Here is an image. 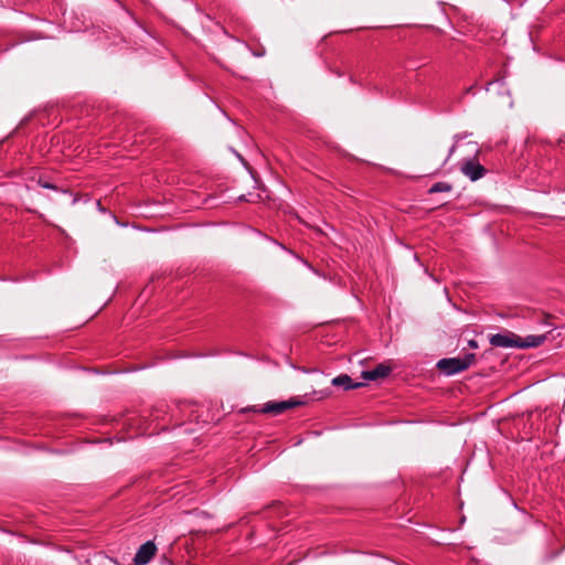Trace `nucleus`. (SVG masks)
Segmentation results:
<instances>
[{
    "label": "nucleus",
    "mask_w": 565,
    "mask_h": 565,
    "mask_svg": "<svg viewBox=\"0 0 565 565\" xmlns=\"http://www.w3.org/2000/svg\"><path fill=\"white\" fill-rule=\"evenodd\" d=\"M475 361V354L467 353L462 358H445L437 362L438 370L447 376L467 370Z\"/></svg>",
    "instance_id": "nucleus-1"
},
{
    "label": "nucleus",
    "mask_w": 565,
    "mask_h": 565,
    "mask_svg": "<svg viewBox=\"0 0 565 565\" xmlns=\"http://www.w3.org/2000/svg\"><path fill=\"white\" fill-rule=\"evenodd\" d=\"M157 553L153 541H147L137 551L134 557V565H147Z\"/></svg>",
    "instance_id": "nucleus-2"
},
{
    "label": "nucleus",
    "mask_w": 565,
    "mask_h": 565,
    "mask_svg": "<svg viewBox=\"0 0 565 565\" xmlns=\"http://www.w3.org/2000/svg\"><path fill=\"white\" fill-rule=\"evenodd\" d=\"M490 344L495 348H519V337L511 332L497 333L490 337Z\"/></svg>",
    "instance_id": "nucleus-3"
},
{
    "label": "nucleus",
    "mask_w": 565,
    "mask_h": 565,
    "mask_svg": "<svg viewBox=\"0 0 565 565\" xmlns=\"http://www.w3.org/2000/svg\"><path fill=\"white\" fill-rule=\"evenodd\" d=\"M461 172L471 181H477L486 174L487 170L479 162L469 159L462 162Z\"/></svg>",
    "instance_id": "nucleus-4"
},
{
    "label": "nucleus",
    "mask_w": 565,
    "mask_h": 565,
    "mask_svg": "<svg viewBox=\"0 0 565 565\" xmlns=\"http://www.w3.org/2000/svg\"><path fill=\"white\" fill-rule=\"evenodd\" d=\"M298 404H299L298 402H291V401L268 402L263 406L262 412L265 414L278 415Z\"/></svg>",
    "instance_id": "nucleus-5"
},
{
    "label": "nucleus",
    "mask_w": 565,
    "mask_h": 565,
    "mask_svg": "<svg viewBox=\"0 0 565 565\" xmlns=\"http://www.w3.org/2000/svg\"><path fill=\"white\" fill-rule=\"evenodd\" d=\"M391 373V367L384 364L376 365L373 370L363 371L362 377L366 381H376L386 377Z\"/></svg>",
    "instance_id": "nucleus-6"
},
{
    "label": "nucleus",
    "mask_w": 565,
    "mask_h": 565,
    "mask_svg": "<svg viewBox=\"0 0 565 565\" xmlns=\"http://www.w3.org/2000/svg\"><path fill=\"white\" fill-rule=\"evenodd\" d=\"M546 340V335L539 334V335H526L525 338L519 337V348H536L543 344Z\"/></svg>",
    "instance_id": "nucleus-7"
},
{
    "label": "nucleus",
    "mask_w": 565,
    "mask_h": 565,
    "mask_svg": "<svg viewBox=\"0 0 565 565\" xmlns=\"http://www.w3.org/2000/svg\"><path fill=\"white\" fill-rule=\"evenodd\" d=\"M333 386H342L344 390L358 388L362 386V383H353L352 379L348 374H341L332 379Z\"/></svg>",
    "instance_id": "nucleus-8"
},
{
    "label": "nucleus",
    "mask_w": 565,
    "mask_h": 565,
    "mask_svg": "<svg viewBox=\"0 0 565 565\" xmlns=\"http://www.w3.org/2000/svg\"><path fill=\"white\" fill-rule=\"evenodd\" d=\"M452 190V185L448 182H437L430 186L428 190L429 193H439V192H450Z\"/></svg>",
    "instance_id": "nucleus-9"
},
{
    "label": "nucleus",
    "mask_w": 565,
    "mask_h": 565,
    "mask_svg": "<svg viewBox=\"0 0 565 565\" xmlns=\"http://www.w3.org/2000/svg\"><path fill=\"white\" fill-rule=\"evenodd\" d=\"M39 185L43 189H50V190H55V191L58 190L55 184L46 182V181H42V180L39 181Z\"/></svg>",
    "instance_id": "nucleus-10"
},
{
    "label": "nucleus",
    "mask_w": 565,
    "mask_h": 565,
    "mask_svg": "<svg viewBox=\"0 0 565 565\" xmlns=\"http://www.w3.org/2000/svg\"><path fill=\"white\" fill-rule=\"evenodd\" d=\"M455 149H456V146L454 145V146L449 149V156H448V157H450V156L454 153Z\"/></svg>",
    "instance_id": "nucleus-11"
},
{
    "label": "nucleus",
    "mask_w": 565,
    "mask_h": 565,
    "mask_svg": "<svg viewBox=\"0 0 565 565\" xmlns=\"http://www.w3.org/2000/svg\"><path fill=\"white\" fill-rule=\"evenodd\" d=\"M233 152L235 153V156H236V157H237L242 162L244 161L243 157H242L238 152H236V151H233Z\"/></svg>",
    "instance_id": "nucleus-12"
},
{
    "label": "nucleus",
    "mask_w": 565,
    "mask_h": 565,
    "mask_svg": "<svg viewBox=\"0 0 565 565\" xmlns=\"http://www.w3.org/2000/svg\"><path fill=\"white\" fill-rule=\"evenodd\" d=\"M469 344H470V347H472V348H476V347H477L476 341H470V342H469Z\"/></svg>",
    "instance_id": "nucleus-13"
},
{
    "label": "nucleus",
    "mask_w": 565,
    "mask_h": 565,
    "mask_svg": "<svg viewBox=\"0 0 565 565\" xmlns=\"http://www.w3.org/2000/svg\"><path fill=\"white\" fill-rule=\"evenodd\" d=\"M61 192H62V193H64V194H70V195H72V193H71L70 191H67V190H61Z\"/></svg>",
    "instance_id": "nucleus-14"
},
{
    "label": "nucleus",
    "mask_w": 565,
    "mask_h": 565,
    "mask_svg": "<svg viewBox=\"0 0 565 565\" xmlns=\"http://www.w3.org/2000/svg\"><path fill=\"white\" fill-rule=\"evenodd\" d=\"M76 202H77V199L74 198L73 201H72V204H76Z\"/></svg>",
    "instance_id": "nucleus-15"
}]
</instances>
